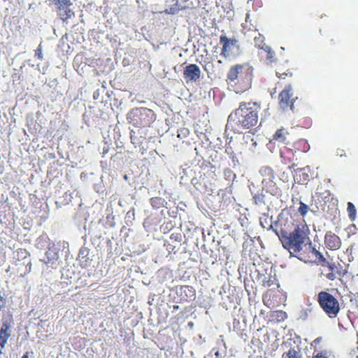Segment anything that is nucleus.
Here are the masks:
<instances>
[{"mask_svg":"<svg viewBox=\"0 0 358 358\" xmlns=\"http://www.w3.org/2000/svg\"><path fill=\"white\" fill-rule=\"evenodd\" d=\"M292 221L281 220L275 223V228L273 229L278 236L282 247L289 251L292 257L303 259L301 257L303 248L308 245V250L315 257L317 262L326 264V259L315 247L312 246L309 238L308 229L305 225H297L294 227Z\"/></svg>","mask_w":358,"mask_h":358,"instance_id":"f257e3e1","label":"nucleus"},{"mask_svg":"<svg viewBox=\"0 0 358 358\" xmlns=\"http://www.w3.org/2000/svg\"><path fill=\"white\" fill-rule=\"evenodd\" d=\"M292 221L281 220L275 223V228L273 229L278 236L282 247L289 251L292 257L303 259L301 257L303 248L308 245V250L315 257L317 262L326 264V259L315 247L312 246L309 238L308 229L305 225H297L294 227Z\"/></svg>","mask_w":358,"mask_h":358,"instance_id":"f03ea898","label":"nucleus"},{"mask_svg":"<svg viewBox=\"0 0 358 358\" xmlns=\"http://www.w3.org/2000/svg\"><path fill=\"white\" fill-rule=\"evenodd\" d=\"M261 104L258 102L243 101L228 117L227 127L235 134H243L252 129L259 124Z\"/></svg>","mask_w":358,"mask_h":358,"instance_id":"7ed1b4c3","label":"nucleus"},{"mask_svg":"<svg viewBox=\"0 0 358 358\" xmlns=\"http://www.w3.org/2000/svg\"><path fill=\"white\" fill-rule=\"evenodd\" d=\"M253 67L247 62L236 64L229 69L226 82L236 93H242L251 87Z\"/></svg>","mask_w":358,"mask_h":358,"instance_id":"20e7f679","label":"nucleus"},{"mask_svg":"<svg viewBox=\"0 0 358 358\" xmlns=\"http://www.w3.org/2000/svg\"><path fill=\"white\" fill-rule=\"evenodd\" d=\"M317 301L322 310L329 318H335L341 310L338 299L327 291L317 294Z\"/></svg>","mask_w":358,"mask_h":358,"instance_id":"39448f33","label":"nucleus"},{"mask_svg":"<svg viewBox=\"0 0 358 358\" xmlns=\"http://www.w3.org/2000/svg\"><path fill=\"white\" fill-rule=\"evenodd\" d=\"M127 120L134 127H146L155 120V115L152 110L148 108H135L128 113Z\"/></svg>","mask_w":358,"mask_h":358,"instance_id":"423d86ee","label":"nucleus"},{"mask_svg":"<svg viewBox=\"0 0 358 358\" xmlns=\"http://www.w3.org/2000/svg\"><path fill=\"white\" fill-rule=\"evenodd\" d=\"M279 106L284 110L290 109L294 111V103L298 101V97L294 96L293 89L290 85H287L279 93Z\"/></svg>","mask_w":358,"mask_h":358,"instance_id":"0eeeda50","label":"nucleus"},{"mask_svg":"<svg viewBox=\"0 0 358 358\" xmlns=\"http://www.w3.org/2000/svg\"><path fill=\"white\" fill-rule=\"evenodd\" d=\"M56 6L57 14L63 22H67L74 16V12L70 8L71 0H50Z\"/></svg>","mask_w":358,"mask_h":358,"instance_id":"6e6552de","label":"nucleus"},{"mask_svg":"<svg viewBox=\"0 0 358 358\" xmlns=\"http://www.w3.org/2000/svg\"><path fill=\"white\" fill-rule=\"evenodd\" d=\"M13 323V315L7 313L2 317V324L0 329V346L3 349L11 334L10 328Z\"/></svg>","mask_w":358,"mask_h":358,"instance_id":"1a4fd4ad","label":"nucleus"},{"mask_svg":"<svg viewBox=\"0 0 358 358\" xmlns=\"http://www.w3.org/2000/svg\"><path fill=\"white\" fill-rule=\"evenodd\" d=\"M220 42L222 45L221 55L224 57L232 55L235 50L239 49L238 41L235 38H229L225 35H222L220 38Z\"/></svg>","mask_w":358,"mask_h":358,"instance_id":"9d476101","label":"nucleus"},{"mask_svg":"<svg viewBox=\"0 0 358 358\" xmlns=\"http://www.w3.org/2000/svg\"><path fill=\"white\" fill-rule=\"evenodd\" d=\"M295 154L296 152L290 145H284L280 150V156L282 163L285 164H292V165L289 166V168H294L295 166L294 163V162L296 160Z\"/></svg>","mask_w":358,"mask_h":358,"instance_id":"9b49d317","label":"nucleus"},{"mask_svg":"<svg viewBox=\"0 0 358 358\" xmlns=\"http://www.w3.org/2000/svg\"><path fill=\"white\" fill-rule=\"evenodd\" d=\"M201 70L195 64L187 65L183 71V77L186 82H196L201 77Z\"/></svg>","mask_w":358,"mask_h":358,"instance_id":"f8f14e48","label":"nucleus"},{"mask_svg":"<svg viewBox=\"0 0 358 358\" xmlns=\"http://www.w3.org/2000/svg\"><path fill=\"white\" fill-rule=\"evenodd\" d=\"M270 142H277L284 145H289L290 139L289 131L283 127L278 129L273 135L272 139Z\"/></svg>","mask_w":358,"mask_h":358,"instance_id":"ddd939ff","label":"nucleus"},{"mask_svg":"<svg viewBox=\"0 0 358 358\" xmlns=\"http://www.w3.org/2000/svg\"><path fill=\"white\" fill-rule=\"evenodd\" d=\"M324 244L329 249L336 250L340 248L341 241L336 234L331 231H328L324 236Z\"/></svg>","mask_w":358,"mask_h":358,"instance_id":"4468645a","label":"nucleus"},{"mask_svg":"<svg viewBox=\"0 0 358 358\" xmlns=\"http://www.w3.org/2000/svg\"><path fill=\"white\" fill-rule=\"evenodd\" d=\"M311 176V169L308 166L299 169L296 171L295 178L299 183H307L310 180Z\"/></svg>","mask_w":358,"mask_h":358,"instance_id":"2eb2a0df","label":"nucleus"},{"mask_svg":"<svg viewBox=\"0 0 358 358\" xmlns=\"http://www.w3.org/2000/svg\"><path fill=\"white\" fill-rule=\"evenodd\" d=\"M294 152H307L310 150V145L306 139L300 138L294 141L292 144L290 143Z\"/></svg>","mask_w":358,"mask_h":358,"instance_id":"dca6fc26","label":"nucleus"},{"mask_svg":"<svg viewBox=\"0 0 358 358\" xmlns=\"http://www.w3.org/2000/svg\"><path fill=\"white\" fill-rule=\"evenodd\" d=\"M259 55L267 64H272L276 61L275 54L268 45L265 46L260 50Z\"/></svg>","mask_w":358,"mask_h":358,"instance_id":"f3484780","label":"nucleus"},{"mask_svg":"<svg viewBox=\"0 0 358 358\" xmlns=\"http://www.w3.org/2000/svg\"><path fill=\"white\" fill-rule=\"evenodd\" d=\"M243 31L245 34L249 32H257L258 31L257 24L252 23V20L250 17V14L247 13L245 22L242 24Z\"/></svg>","mask_w":358,"mask_h":358,"instance_id":"a211bd4d","label":"nucleus"},{"mask_svg":"<svg viewBox=\"0 0 358 358\" xmlns=\"http://www.w3.org/2000/svg\"><path fill=\"white\" fill-rule=\"evenodd\" d=\"M320 265L328 268L329 272L324 274L325 277L328 280H334L336 278L337 276L336 275V269H337V265L333 263H329L327 259L326 264L322 262Z\"/></svg>","mask_w":358,"mask_h":358,"instance_id":"6ab92c4d","label":"nucleus"},{"mask_svg":"<svg viewBox=\"0 0 358 358\" xmlns=\"http://www.w3.org/2000/svg\"><path fill=\"white\" fill-rule=\"evenodd\" d=\"M265 38L264 36L258 33L257 35L254 37V43L256 48L262 50L265 46L267 45L264 42Z\"/></svg>","mask_w":358,"mask_h":358,"instance_id":"aec40b11","label":"nucleus"},{"mask_svg":"<svg viewBox=\"0 0 358 358\" xmlns=\"http://www.w3.org/2000/svg\"><path fill=\"white\" fill-rule=\"evenodd\" d=\"M165 199L162 197H153L150 199L151 206L155 208L159 209L164 206Z\"/></svg>","mask_w":358,"mask_h":358,"instance_id":"412c9836","label":"nucleus"},{"mask_svg":"<svg viewBox=\"0 0 358 358\" xmlns=\"http://www.w3.org/2000/svg\"><path fill=\"white\" fill-rule=\"evenodd\" d=\"M276 279L272 275H264L262 278V286L264 287H270L275 284Z\"/></svg>","mask_w":358,"mask_h":358,"instance_id":"4be33fe9","label":"nucleus"},{"mask_svg":"<svg viewBox=\"0 0 358 358\" xmlns=\"http://www.w3.org/2000/svg\"><path fill=\"white\" fill-rule=\"evenodd\" d=\"M276 76L279 79H285L286 78H292L293 76V73L289 69L283 71L280 68L276 71Z\"/></svg>","mask_w":358,"mask_h":358,"instance_id":"5701e85b","label":"nucleus"},{"mask_svg":"<svg viewBox=\"0 0 358 358\" xmlns=\"http://www.w3.org/2000/svg\"><path fill=\"white\" fill-rule=\"evenodd\" d=\"M347 210H348V216H349L350 219L351 220H355L356 218V208L352 203H351V202L348 203Z\"/></svg>","mask_w":358,"mask_h":358,"instance_id":"b1692460","label":"nucleus"},{"mask_svg":"<svg viewBox=\"0 0 358 358\" xmlns=\"http://www.w3.org/2000/svg\"><path fill=\"white\" fill-rule=\"evenodd\" d=\"M284 358H301L300 354L294 348L289 349L282 355Z\"/></svg>","mask_w":358,"mask_h":358,"instance_id":"393cba45","label":"nucleus"},{"mask_svg":"<svg viewBox=\"0 0 358 358\" xmlns=\"http://www.w3.org/2000/svg\"><path fill=\"white\" fill-rule=\"evenodd\" d=\"M310 210L309 206L303 203V201L299 202V207L298 208V213L303 217H304L308 210Z\"/></svg>","mask_w":358,"mask_h":358,"instance_id":"a878e982","label":"nucleus"},{"mask_svg":"<svg viewBox=\"0 0 358 358\" xmlns=\"http://www.w3.org/2000/svg\"><path fill=\"white\" fill-rule=\"evenodd\" d=\"M261 173L263 174V175H267L268 176L271 178H273L274 177V173H273V171L271 168L270 167H264L262 170H261Z\"/></svg>","mask_w":358,"mask_h":358,"instance_id":"bb28decb","label":"nucleus"},{"mask_svg":"<svg viewBox=\"0 0 358 358\" xmlns=\"http://www.w3.org/2000/svg\"><path fill=\"white\" fill-rule=\"evenodd\" d=\"M170 239L175 242H181L182 240V236L180 232L172 233L170 236Z\"/></svg>","mask_w":358,"mask_h":358,"instance_id":"cd10ccee","label":"nucleus"},{"mask_svg":"<svg viewBox=\"0 0 358 358\" xmlns=\"http://www.w3.org/2000/svg\"><path fill=\"white\" fill-rule=\"evenodd\" d=\"M181 291H182L185 293H187V292H189V294H191V296H193L194 295V290L192 287L185 285L182 286L180 288Z\"/></svg>","mask_w":358,"mask_h":358,"instance_id":"c85d7f7f","label":"nucleus"},{"mask_svg":"<svg viewBox=\"0 0 358 358\" xmlns=\"http://www.w3.org/2000/svg\"><path fill=\"white\" fill-rule=\"evenodd\" d=\"M35 57L39 60H42L43 59L42 48L41 44L39 45L38 48L35 50Z\"/></svg>","mask_w":358,"mask_h":358,"instance_id":"c756f323","label":"nucleus"},{"mask_svg":"<svg viewBox=\"0 0 358 358\" xmlns=\"http://www.w3.org/2000/svg\"><path fill=\"white\" fill-rule=\"evenodd\" d=\"M346 273L347 271L345 270H340L338 268L336 269V275L338 274L339 276H344Z\"/></svg>","mask_w":358,"mask_h":358,"instance_id":"7c9ffc66","label":"nucleus"},{"mask_svg":"<svg viewBox=\"0 0 358 358\" xmlns=\"http://www.w3.org/2000/svg\"><path fill=\"white\" fill-rule=\"evenodd\" d=\"M277 317L284 320L287 317V315L285 312L280 310L277 313Z\"/></svg>","mask_w":358,"mask_h":358,"instance_id":"2f4dec72","label":"nucleus"},{"mask_svg":"<svg viewBox=\"0 0 358 358\" xmlns=\"http://www.w3.org/2000/svg\"><path fill=\"white\" fill-rule=\"evenodd\" d=\"M6 304V299L0 294V310Z\"/></svg>","mask_w":358,"mask_h":358,"instance_id":"473e14b6","label":"nucleus"},{"mask_svg":"<svg viewBox=\"0 0 358 358\" xmlns=\"http://www.w3.org/2000/svg\"><path fill=\"white\" fill-rule=\"evenodd\" d=\"M263 301H264V303L267 306H269L271 305V303L269 302V299H267V294L264 296Z\"/></svg>","mask_w":358,"mask_h":358,"instance_id":"72a5a7b5","label":"nucleus"},{"mask_svg":"<svg viewBox=\"0 0 358 358\" xmlns=\"http://www.w3.org/2000/svg\"><path fill=\"white\" fill-rule=\"evenodd\" d=\"M313 358H327L325 355H324L322 352L317 353V355H314Z\"/></svg>","mask_w":358,"mask_h":358,"instance_id":"f704fd0d","label":"nucleus"},{"mask_svg":"<svg viewBox=\"0 0 358 358\" xmlns=\"http://www.w3.org/2000/svg\"><path fill=\"white\" fill-rule=\"evenodd\" d=\"M130 138H131V143H132L133 144L138 143L136 141V137L134 136V135L132 133H131V136H130Z\"/></svg>","mask_w":358,"mask_h":358,"instance_id":"c9c22d12","label":"nucleus"},{"mask_svg":"<svg viewBox=\"0 0 358 358\" xmlns=\"http://www.w3.org/2000/svg\"><path fill=\"white\" fill-rule=\"evenodd\" d=\"M179 308H180V307H179V306H178V305H173V309L174 310H178Z\"/></svg>","mask_w":358,"mask_h":358,"instance_id":"e433bc0d","label":"nucleus"},{"mask_svg":"<svg viewBox=\"0 0 358 358\" xmlns=\"http://www.w3.org/2000/svg\"><path fill=\"white\" fill-rule=\"evenodd\" d=\"M29 353L28 352H26L22 357V358H29Z\"/></svg>","mask_w":358,"mask_h":358,"instance_id":"4c0bfd02","label":"nucleus"},{"mask_svg":"<svg viewBox=\"0 0 358 358\" xmlns=\"http://www.w3.org/2000/svg\"><path fill=\"white\" fill-rule=\"evenodd\" d=\"M180 1H182V2H185L187 1V0H180Z\"/></svg>","mask_w":358,"mask_h":358,"instance_id":"58836bf2","label":"nucleus"},{"mask_svg":"<svg viewBox=\"0 0 358 358\" xmlns=\"http://www.w3.org/2000/svg\"><path fill=\"white\" fill-rule=\"evenodd\" d=\"M357 337H358V333H357Z\"/></svg>","mask_w":358,"mask_h":358,"instance_id":"ea45409f","label":"nucleus"}]
</instances>
